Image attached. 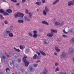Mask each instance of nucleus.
<instances>
[{"label": "nucleus", "instance_id": "f257e3e1", "mask_svg": "<svg viewBox=\"0 0 74 74\" xmlns=\"http://www.w3.org/2000/svg\"><path fill=\"white\" fill-rule=\"evenodd\" d=\"M27 56H24L23 58V62H24L25 66L26 67H27L29 64V62L27 60H26V59H27Z\"/></svg>", "mask_w": 74, "mask_h": 74}, {"label": "nucleus", "instance_id": "f03ea898", "mask_svg": "<svg viewBox=\"0 0 74 74\" xmlns=\"http://www.w3.org/2000/svg\"><path fill=\"white\" fill-rule=\"evenodd\" d=\"M24 16V14L22 13L17 12L14 14V17L16 18H18V17H21V18H23Z\"/></svg>", "mask_w": 74, "mask_h": 74}, {"label": "nucleus", "instance_id": "7ed1b4c3", "mask_svg": "<svg viewBox=\"0 0 74 74\" xmlns=\"http://www.w3.org/2000/svg\"><path fill=\"white\" fill-rule=\"evenodd\" d=\"M60 56L61 58H63L64 59H66V53L65 52H62Z\"/></svg>", "mask_w": 74, "mask_h": 74}, {"label": "nucleus", "instance_id": "20e7f679", "mask_svg": "<svg viewBox=\"0 0 74 74\" xmlns=\"http://www.w3.org/2000/svg\"><path fill=\"white\" fill-rule=\"evenodd\" d=\"M0 13H1V14H2L4 16L9 15V14L6 12H5L4 11V10L2 9H0Z\"/></svg>", "mask_w": 74, "mask_h": 74}, {"label": "nucleus", "instance_id": "39448f33", "mask_svg": "<svg viewBox=\"0 0 74 74\" xmlns=\"http://www.w3.org/2000/svg\"><path fill=\"white\" fill-rule=\"evenodd\" d=\"M33 33H34V35H33V37L34 38H36L37 37L38 35L37 34L38 33V32L37 31L34 30L33 32Z\"/></svg>", "mask_w": 74, "mask_h": 74}, {"label": "nucleus", "instance_id": "423d86ee", "mask_svg": "<svg viewBox=\"0 0 74 74\" xmlns=\"http://www.w3.org/2000/svg\"><path fill=\"white\" fill-rule=\"evenodd\" d=\"M45 40L44 41V43L45 45H48V44H49L51 42V40H48L44 39Z\"/></svg>", "mask_w": 74, "mask_h": 74}, {"label": "nucleus", "instance_id": "0eeeda50", "mask_svg": "<svg viewBox=\"0 0 74 74\" xmlns=\"http://www.w3.org/2000/svg\"><path fill=\"white\" fill-rule=\"evenodd\" d=\"M74 5V3L73 2V1H70L68 2V5L70 7V6H71V5Z\"/></svg>", "mask_w": 74, "mask_h": 74}, {"label": "nucleus", "instance_id": "6e6552de", "mask_svg": "<svg viewBox=\"0 0 74 74\" xmlns=\"http://www.w3.org/2000/svg\"><path fill=\"white\" fill-rule=\"evenodd\" d=\"M48 73V70L46 68H45L43 73H42L41 74H47Z\"/></svg>", "mask_w": 74, "mask_h": 74}, {"label": "nucleus", "instance_id": "1a4fd4ad", "mask_svg": "<svg viewBox=\"0 0 74 74\" xmlns=\"http://www.w3.org/2000/svg\"><path fill=\"white\" fill-rule=\"evenodd\" d=\"M39 52L43 56H46V55H47V54L44 53V51L41 50H39Z\"/></svg>", "mask_w": 74, "mask_h": 74}, {"label": "nucleus", "instance_id": "9d476101", "mask_svg": "<svg viewBox=\"0 0 74 74\" xmlns=\"http://www.w3.org/2000/svg\"><path fill=\"white\" fill-rule=\"evenodd\" d=\"M41 23H42L43 24H45L46 25H49V23H48L47 22L45 21H42L41 22Z\"/></svg>", "mask_w": 74, "mask_h": 74}, {"label": "nucleus", "instance_id": "9b49d317", "mask_svg": "<svg viewBox=\"0 0 74 74\" xmlns=\"http://www.w3.org/2000/svg\"><path fill=\"white\" fill-rule=\"evenodd\" d=\"M38 58V57L37 56V55L36 54H34V56L33 57V58L34 59H37Z\"/></svg>", "mask_w": 74, "mask_h": 74}, {"label": "nucleus", "instance_id": "f8f14e48", "mask_svg": "<svg viewBox=\"0 0 74 74\" xmlns=\"http://www.w3.org/2000/svg\"><path fill=\"white\" fill-rule=\"evenodd\" d=\"M6 11L8 13H11L12 12V10L10 9H7Z\"/></svg>", "mask_w": 74, "mask_h": 74}, {"label": "nucleus", "instance_id": "ddd939ff", "mask_svg": "<svg viewBox=\"0 0 74 74\" xmlns=\"http://www.w3.org/2000/svg\"><path fill=\"white\" fill-rule=\"evenodd\" d=\"M47 37H53V34H51V33H49L47 34Z\"/></svg>", "mask_w": 74, "mask_h": 74}, {"label": "nucleus", "instance_id": "4468645a", "mask_svg": "<svg viewBox=\"0 0 74 74\" xmlns=\"http://www.w3.org/2000/svg\"><path fill=\"white\" fill-rule=\"evenodd\" d=\"M29 69H30V71L32 72V71H33V66H29Z\"/></svg>", "mask_w": 74, "mask_h": 74}, {"label": "nucleus", "instance_id": "2eb2a0df", "mask_svg": "<svg viewBox=\"0 0 74 74\" xmlns=\"http://www.w3.org/2000/svg\"><path fill=\"white\" fill-rule=\"evenodd\" d=\"M22 62V59L21 58H18L17 59V62L19 63H20Z\"/></svg>", "mask_w": 74, "mask_h": 74}, {"label": "nucleus", "instance_id": "dca6fc26", "mask_svg": "<svg viewBox=\"0 0 74 74\" xmlns=\"http://www.w3.org/2000/svg\"><path fill=\"white\" fill-rule=\"evenodd\" d=\"M25 52L26 53H29L30 52V50L29 49H27L25 50Z\"/></svg>", "mask_w": 74, "mask_h": 74}, {"label": "nucleus", "instance_id": "f3484780", "mask_svg": "<svg viewBox=\"0 0 74 74\" xmlns=\"http://www.w3.org/2000/svg\"><path fill=\"white\" fill-rule=\"evenodd\" d=\"M14 49L15 51L17 52H20V50L19 49H17L15 47H14Z\"/></svg>", "mask_w": 74, "mask_h": 74}, {"label": "nucleus", "instance_id": "a211bd4d", "mask_svg": "<svg viewBox=\"0 0 74 74\" xmlns=\"http://www.w3.org/2000/svg\"><path fill=\"white\" fill-rule=\"evenodd\" d=\"M74 52V49H71L70 51V53H73Z\"/></svg>", "mask_w": 74, "mask_h": 74}, {"label": "nucleus", "instance_id": "6ab92c4d", "mask_svg": "<svg viewBox=\"0 0 74 74\" xmlns=\"http://www.w3.org/2000/svg\"><path fill=\"white\" fill-rule=\"evenodd\" d=\"M59 2V0H56L55 1L53 2V5H55V4H56V3H58Z\"/></svg>", "mask_w": 74, "mask_h": 74}, {"label": "nucleus", "instance_id": "aec40b11", "mask_svg": "<svg viewBox=\"0 0 74 74\" xmlns=\"http://www.w3.org/2000/svg\"><path fill=\"white\" fill-rule=\"evenodd\" d=\"M35 4H37V5H38L40 6V5L41 4V3L40 2H36L35 3Z\"/></svg>", "mask_w": 74, "mask_h": 74}, {"label": "nucleus", "instance_id": "412c9836", "mask_svg": "<svg viewBox=\"0 0 74 74\" xmlns=\"http://www.w3.org/2000/svg\"><path fill=\"white\" fill-rule=\"evenodd\" d=\"M51 31L53 32L54 33H57L58 32V31L56 29H51Z\"/></svg>", "mask_w": 74, "mask_h": 74}, {"label": "nucleus", "instance_id": "4be33fe9", "mask_svg": "<svg viewBox=\"0 0 74 74\" xmlns=\"http://www.w3.org/2000/svg\"><path fill=\"white\" fill-rule=\"evenodd\" d=\"M28 14H29V16L28 18H30V19H31V18H32V13H30L29 12Z\"/></svg>", "mask_w": 74, "mask_h": 74}, {"label": "nucleus", "instance_id": "5701e85b", "mask_svg": "<svg viewBox=\"0 0 74 74\" xmlns=\"http://www.w3.org/2000/svg\"><path fill=\"white\" fill-rule=\"evenodd\" d=\"M18 23H23V20H19L18 21Z\"/></svg>", "mask_w": 74, "mask_h": 74}, {"label": "nucleus", "instance_id": "b1692460", "mask_svg": "<svg viewBox=\"0 0 74 74\" xmlns=\"http://www.w3.org/2000/svg\"><path fill=\"white\" fill-rule=\"evenodd\" d=\"M18 57L19 56L18 55V54L17 53H16L14 56V58L15 59H16L17 58H18Z\"/></svg>", "mask_w": 74, "mask_h": 74}, {"label": "nucleus", "instance_id": "393cba45", "mask_svg": "<svg viewBox=\"0 0 74 74\" xmlns=\"http://www.w3.org/2000/svg\"><path fill=\"white\" fill-rule=\"evenodd\" d=\"M55 25H60V23L58 22L57 21H56L55 22Z\"/></svg>", "mask_w": 74, "mask_h": 74}, {"label": "nucleus", "instance_id": "a878e982", "mask_svg": "<svg viewBox=\"0 0 74 74\" xmlns=\"http://www.w3.org/2000/svg\"><path fill=\"white\" fill-rule=\"evenodd\" d=\"M1 58L2 59L5 60V59H6V57L5 56H1Z\"/></svg>", "mask_w": 74, "mask_h": 74}, {"label": "nucleus", "instance_id": "bb28decb", "mask_svg": "<svg viewBox=\"0 0 74 74\" xmlns=\"http://www.w3.org/2000/svg\"><path fill=\"white\" fill-rule=\"evenodd\" d=\"M8 36L9 37H13V34L12 33H10L8 34Z\"/></svg>", "mask_w": 74, "mask_h": 74}, {"label": "nucleus", "instance_id": "cd10ccee", "mask_svg": "<svg viewBox=\"0 0 74 74\" xmlns=\"http://www.w3.org/2000/svg\"><path fill=\"white\" fill-rule=\"evenodd\" d=\"M47 12L46 11H45V10H43V14L44 15H47Z\"/></svg>", "mask_w": 74, "mask_h": 74}, {"label": "nucleus", "instance_id": "c85d7f7f", "mask_svg": "<svg viewBox=\"0 0 74 74\" xmlns=\"http://www.w3.org/2000/svg\"><path fill=\"white\" fill-rule=\"evenodd\" d=\"M74 42V38H73L71 40V43H73Z\"/></svg>", "mask_w": 74, "mask_h": 74}, {"label": "nucleus", "instance_id": "c756f323", "mask_svg": "<svg viewBox=\"0 0 74 74\" xmlns=\"http://www.w3.org/2000/svg\"><path fill=\"white\" fill-rule=\"evenodd\" d=\"M45 10L46 12H48L49 11V9H48L47 7H45Z\"/></svg>", "mask_w": 74, "mask_h": 74}, {"label": "nucleus", "instance_id": "7c9ffc66", "mask_svg": "<svg viewBox=\"0 0 74 74\" xmlns=\"http://www.w3.org/2000/svg\"><path fill=\"white\" fill-rule=\"evenodd\" d=\"M28 35L30 36V37H33V35L32 34V33L31 32H29L28 33Z\"/></svg>", "mask_w": 74, "mask_h": 74}, {"label": "nucleus", "instance_id": "2f4dec72", "mask_svg": "<svg viewBox=\"0 0 74 74\" xmlns=\"http://www.w3.org/2000/svg\"><path fill=\"white\" fill-rule=\"evenodd\" d=\"M19 47H20V48L21 49H24V47H23V46H19Z\"/></svg>", "mask_w": 74, "mask_h": 74}, {"label": "nucleus", "instance_id": "473e14b6", "mask_svg": "<svg viewBox=\"0 0 74 74\" xmlns=\"http://www.w3.org/2000/svg\"><path fill=\"white\" fill-rule=\"evenodd\" d=\"M0 18L1 19H4V17H3V16L1 14H0Z\"/></svg>", "mask_w": 74, "mask_h": 74}, {"label": "nucleus", "instance_id": "72a5a7b5", "mask_svg": "<svg viewBox=\"0 0 74 74\" xmlns=\"http://www.w3.org/2000/svg\"><path fill=\"white\" fill-rule=\"evenodd\" d=\"M38 66V64H34L33 65V66L34 67H37Z\"/></svg>", "mask_w": 74, "mask_h": 74}, {"label": "nucleus", "instance_id": "f704fd0d", "mask_svg": "<svg viewBox=\"0 0 74 74\" xmlns=\"http://www.w3.org/2000/svg\"><path fill=\"white\" fill-rule=\"evenodd\" d=\"M10 32H11L9 30L6 31V33L8 34H10Z\"/></svg>", "mask_w": 74, "mask_h": 74}, {"label": "nucleus", "instance_id": "c9c22d12", "mask_svg": "<svg viewBox=\"0 0 74 74\" xmlns=\"http://www.w3.org/2000/svg\"><path fill=\"white\" fill-rule=\"evenodd\" d=\"M55 71V72H56L57 71H59V68H58V67H57V68H56Z\"/></svg>", "mask_w": 74, "mask_h": 74}, {"label": "nucleus", "instance_id": "e433bc0d", "mask_svg": "<svg viewBox=\"0 0 74 74\" xmlns=\"http://www.w3.org/2000/svg\"><path fill=\"white\" fill-rule=\"evenodd\" d=\"M12 1L13 2H14V3H16L17 2V1L16 0H10Z\"/></svg>", "mask_w": 74, "mask_h": 74}, {"label": "nucleus", "instance_id": "4c0bfd02", "mask_svg": "<svg viewBox=\"0 0 74 74\" xmlns=\"http://www.w3.org/2000/svg\"><path fill=\"white\" fill-rule=\"evenodd\" d=\"M62 36L63 37H66V38H68V37L66 36V35L64 34H63L62 35Z\"/></svg>", "mask_w": 74, "mask_h": 74}, {"label": "nucleus", "instance_id": "58836bf2", "mask_svg": "<svg viewBox=\"0 0 74 74\" xmlns=\"http://www.w3.org/2000/svg\"><path fill=\"white\" fill-rule=\"evenodd\" d=\"M36 53L38 55V56H40V53L39 52H38V51H36Z\"/></svg>", "mask_w": 74, "mask_h": 74}, {"label": "nucleus", "instance_id": "ea45409f", "mask_svg": "<svg viewBox=\"0 0 74 74\" xmlns=\"http://www.w3.org/2000/svg\"><path fill=\"white\" fill-rule=\"evenodd\" d=\"M3 36H8L7 34L5 33H3Z\"/></svg>", "mask_w": 74, "mask_h": 74}, {"label": "nucleus", "instance_id": "a19ab883", "mask_svg": "<svg viewBox=\"0 0 74 74\" xmlns=\"http://www.w3.org/2000/svg\"><path fill=\"white\" fill-rule=\"evenodd\" d=\"M4 23H5V24H6V25H7V24H8V22L7 21H4Z\"/></svg>", "mask_w": 74, "mask_h": 74}, {"label": "nucleus", "instance_id": "79ce46f5", "mask_svg": "<svg viewBox=\"0 0 74 74\" xmlns=\"http://www.w3.org/2000/svg\"><path fill=\"white\" fill-rule=\"evenodd\" d=\"M7 70H8L10 71V68H8L6 69V71L7 72Z\"/></svg>", "mask_w": 74, "mask_h": 74}, {"label": "nucleus", "instance_id": "37998d69", "mask_svg": "<svg viewBox=\"0 0 74 74\" xmlns=\"http://www.w3.org/2000/svg\"><path fill=\"white\" fill-rule=\"evenodd\" d=\"M59 65V63H55V65L56 66H58Z\"/></svg>", "mask_w": 74, "mask_h": 74}, {"label": "nucleus", "instance_id": "c03bdc74", "mask_svg": "<svg viewBox=\"0 0 74 74\" xmlns=\"http://www.w3.org/2000/svg\"><path fill=\"white\" fill-rule=\"evenodd\" d=\"M9 54L10 55H12V52L10 51L9 53Z\"/></svg>", "mask_w": 74, "mask_h": 74}, {"label": "nucleus", "instance_id": "a18cd8bd", "mask_svg": "<svg viewBox=\"0 0 74 74\" xmlns=\"http://www.w3.org/2000/svg\"><path fill=\"white\" fill-rule=\"evenodd\" d=\"M42 1V3H45V0H41Z\"/></svg>", "mask_w": 74, "mask_h": 74}, {"label": "nucleus", "instance_id": "49530a36", "mask_svg": "<svg viewBox=\"0 0 74 74\" xmlns=\"http://www.w3.org/2000/svg\"><path fill=\"white\" fill-rule=\"evenodd\" d=\"M56 52H60V50L58 49L56 50Z\"/></svg>", "mask_w": 74, "mask_h": 74}, {"label": "nucleus", "instance_id": "de8ad7c7", "mask_svg": "<svg viewBox=\"0 0 74 74\" xmlns=\"http://www.w3.org/2000/svg\"><path fill=\"white\" fill-rule=\"evenodd\" d=\"M55 49L56 51V50H58V47L56 46V47H55Z\"/></svg>", "mask_w": 74, "mask_h": 74}, {"label": "nucleus", "instance_id": "09e8293b", "mask_svg": "<svg viewBox=\"0 0 74 74\" xmlns=\"http://www.w3.org/2000/svg\"><path fill=\"white\" fill-rule=\"evenodd\" d=\"M26 2V0H22V3H25Z\"/></svg>", "mask_w": 74, "mask_h": 74}, {"label": "nucleus", "instance_id": "8fccbe9b", "mask_svg": "<svg viewBox=\"0 0 74 74\" xmlns=\"http://www.w3.org/2000/svg\"><path fill=\"white\" fill-rule=\"evenodd\" d=\"M69 32H73V30L71 29L69 30Z\"/></svg>", "mask_w": 74, "mask_h": 74}, {"label": "nucleus", "instance_id": "3c124183", "mask_svg": "<svg viewBox=\"0 0 74 74\" xmlns=\"http://www.w3.org/2000/svg\"><path fill=\"white\" fill-rule=\"evenodd\" d=\"M24 18L25 20H26V21H27V19H28V18H27L26 16Z\"/></svg>", "mask_w": 74, "mask_h": 74}, {"label": "nucleus", "instance_id": "603ef678", "mask_svg": "<svg viewBox=\"0 0 74 74\" xmlns=\"http://www.w3.org/2000/svg\"><path fill=\"white\" fill-rule=\"evenodd\" d=\"M60 25H61L62 26V25H63V22H61V23H60Z\"/></svg>", "mask_w": 74, "mask_h": 74}, {"label": "nucleus", "instance_id": "864d4df0", "mask_svg": "<svg viewBox=\"0 0 74 74\" xmlns=\"http://www.w3.org/2000/svg\"><path fill=\"white\" fill-rule=\"evenodd\" d=\"M14 64V62H10V65L12 66V65Z\"/></svg>", "mask_w": 74, "mask_h": 74}, {"label": "nucleus", "instance_id": "5fc2aeb1", "mask_svg": "<svg viewBox=\"0 0 74 74\" xmlns=\"http://www.w3.org/2000/svg\"><path fill=\"white\" fill-rule=\"evenodd\" d=\"M25 11H26V14H28L29 13H28V10H27L26 9L25 10Z\"/></svg>", "mask_w": 74, "mask_h": 74}, {"label": "nucleus", "instance_id": "6e6d98bb", "mask_svg": "<svg viewBox=\"0 0 74 74\" xmlns=\"http://www.w3.org/2000/svg\"><path fill=\"white\" fill-rule=\"evenodd\" d=\"M60 74H64V72H63L62 71H61L60 72Z\"/></svg>", "mask_w": 74, "mask_h": 74}, {"label": "nucleus", "instance_id": "4d7b16f0", "mask_svg": "<svg viewBox=\"0 0 74 74\" xmlns=\"http://www.w3.org/2000/svg\"><path fill=\"white\" fill-rule=\"evenodd\" d=\"M57 42H60V40L58 38L57 39Z\"/></svg>", "mask_w": 74, "mask_h": 74}, {"label": "nucleus", "instance_id": "13d9d810", "mask_svg": "<svg viewBox=\"0 0 74 74\" xmlns=\"http://www.w3.org/2000/svg\"><path fill=\"white\" fill-rule=\"evenodd\" d=\"M63 32H64V33H67V32H65V30H64V29L63 30Z\"/></svg>", "mask_w": 74, "mask_h": 74}, {"label": "nucleus", "instance_id": "bf43d9fd", "mask_svg": "<svg viewBox=\"0 0 74 74\" xmlns=\"http://www.w3.org/2000/svg\"><path fill=\"white\" fill-rule=\"evenodd\" d=\"M21 72H23V71H24V70L22 69H21Z\"/></svg>", "mask_w": 74, "mask_h": 74}, {"label": "nucleus", "instance_id": "052dcab7", "mask_svg": "<svg viewBox=\"0 0 74 74\" xmlns=\"http://www.w3.org/2000/svg\"><path fill=\"white\" fill-rule=\"evenodd\" d=\"M16 5H18H18H20V4H19V3H17L16 4Z\"/></svg>", "mask_w": 74, "mask_h": 74}, {"label": "nucleus", "instance_id": "680f3d73", "mask_svg": "<svg viewBox=\"0 0 74 74\" xmlns=\"http://www.w3.org/2000/svg\"><path fill=\"white\" fill-rule=\"evenodd\" d=\"M27 21H30V19L29 18H28L27 20Z\"/></svg>", "mask_w": 74, "mask_h": 74}, {"label": "nucleus", "instance_id": "e2e57ef3", "mask_svg": "<svg viewBox=\"0 0 74 74\" xmlns=\"http://www.w3.org/2000/svg\"><path fill=\"white\" fill-rule=\"evenodd\" d=\"M51 34H53V32L52 31H51Z\"/></svg>", "mask_w": 74, "mask_h": 74}, {"label": "nucleus", "instance_id": "0e129e2a", "mask_svg": "<svg viewBox=\"0 0 74 74\" xmlns=\"http://www.w3.org/2000/svg\"><path fill=\"white\" fill-rule=\"evenodd\" d=\"M40 62V60H38L36 61V63H38V62Z\"/></svg>", "mask_w": 74, "mask_h": 74}, {"label": "nucleus", "instance_id": "69168bd1", "mask_svg": "<svg viewBox=\"0 0 74 74\" xmlns=\"http://www.w3.org/2000/svg\"><path fill=\"white\" fill-rule=\"evenodd\" d=\"M54 54L55 55H57V53H56V52H55L54 53Z\"/></svg>", "mask_w": 74, "mask_h": 74}, {"label": "nucleus", "instance_id": "338daca9", "mask_svg": "<svg viewBox=\"0 0 74 74\" xmlns=\"http://www.w3.org/2000/svg\"><path fill=\"white\" fill-rule=\"evenodd\" d=\"M38 57H39V59H40V58H41V56L40 55L38 56Z\"/></svg>", "mask_w": 74, "mask_h": 74}, {"label": "nucleus", "instance_id": "774afa93", "mask_svg": "<svg viewBox=\"0 0 74 74\" xmlns=\"http://www.w3.org/2000/svg\"><path fill=\"white\" fill-rule=\"evenodd\" d=\"M3 2H6L5 0H3Z\"/></svg>", "mask_w": 74, "mask_h": 74}]
</instances>
